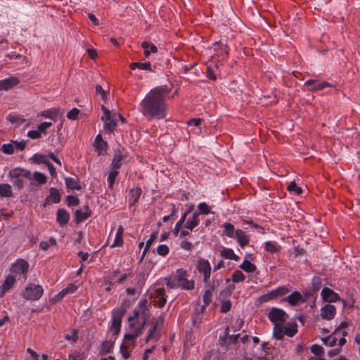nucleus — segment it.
Listing matches in <instances>:
<instances>
[{"mask_svg": "<svg viewBox=\"0 0 360 360\" xmlns=\"http://www.w3.org/2000/svg\"><path fill=\"white\" fill-rule=\"evenodd\" d=\"M0 196L10 198L13 196L11 186L8 184H0Z\"/></svg>", "mask_w": 360, "mask_h": 360, "instance_id": "4c0bfd02", "label": "nucleus"}, {"mask_svg": "<svg viewBox=\"0 0 360 360\" xmlns=\"http://www.w3.org/2000/svg\"><path fill=\"white\" fill-rule=\"evenodd\" d=\"M8 176L13 186L21 190L25 186V179H32V172L21 167H16L9 172Z\"/></svg>", "mask_w": 360, "mask_h": 360, "instance_id": "f03ea898", "label": "nucleus"}, {"mask_svg": "<svg viewBox=\"0 0 360 360\" xmlns=\"http://www.w3.org/2000/svg\"><path fill=\"white\" fill-rule=\"evenodd\" d=\"M222 227L224 229L223 234L228 236L229 238H233L236 235V229L233 224L228 222L223 224Z\"/></svg>", "mask_w": 360, "mask_h": 360, "instance_id": "72a5a7b5", "label": "nucleus"}, {"mask_svg": "<svg viewBox=\"0 0 360 360\" xmlns=\"http://www.w3.org/2000/svg\"><path fill=\"white\" fill-rule=\"evenodd\" d=\"M126 313V308L124 306H121L118 308H115L112 311L111 325L110 330L115 338L119 335L122 326V318Z\"/></svg>", "mask_w": 360, "mask_h": 360, "instance_id": "7ed1b4c3", "label": "nucleus"}, {"mask_svg": "<svg viewBox=\"0 0 360 360\" xmlns=\"http://www.w3.org/2000/svg\"><path fill=\"white\" fill-rule=\"evenodd\" d=\"M79 113V110L75 108L70 110L67 114V117L70 120H75L77 119V116Z\"/></svg>", "mask_w": 360, "mask_h": 360, "instance_id": "0e129e2a", "label": "nucleus"}, {"mask_svg": "<svg viewBox=\"0 0 360 360\" xmlns=\"http://www.w3.org/2000/svg\"><path fill=\"white\" fill-rule=\"evenodd\" d=\"M188 274L187 271L183 269H177L174 276V281L176 282V285L183 290H193L195 286V281L193 280H188Z\"/></svg>", "mask_w": 360, "mask_h": 360, "instance_id": "39448f33", "label": "nucleus"}, {"mask_svg": "<svg viewBox=\"0 0 360 360\" xmlns=\"http://www.w3.org/2000/svg\"><path fill=\"white\" fill-rule=\"evenodd\" d=\"M1 150L7 155H11L14 153V145L12 141L10 143H4L1 147Z\"/></svg>", "mask_w": 360, "mask_h": 360, "instance_id": "603ef678", "label": "nucleus"}, {"mask_svg": "<svg viewBox=\"0 0 360 360\" xmlns=\"http://www.w3.org/2000/svg\"><path fill=\"white\" fill-rule=\"evenodd\" d=\"M240 268L247 273H253L257 270V266L247 259L243 261L240 265Z\"/></svg>", "mask_w": 360, "mask_h": 360, "instance_id": "a19ab883", "label": "nucleus"}, {"mask_svg": "<svg viewBox=\"0 0 360 360\" xmlns=\"http://www.w3.org/2000/svg\"><path fill=\"white\" fill-rule=\"evenodd\" d=\"M129 347V345H126L125 343H122L120 346V350L124 359H128L130 357V352L128 349Z\"/></svg>", "mask_w": 360, "mask_h": 360, "instance_id": "4d7b16f0", "label": "nucleus"}, {"mask_svg": "<svg viewBox=\"0 0 360 360\" xmlns=\"http://www.w3.org/2000/svg\"><path fill=\"white\" fill-rule=\"evenodd\" d=\"M208 289L205 291V293L202 297L204 304L201 307L202 313L205 309V308L211 303L212 292L214 290V283H205Z\"/></svg>", "mask_w": 360, "mask_h": 360, "instance_id": "f3484780", "label": "nucleus"}, {"mask_svg": "<svg viewBox=\"0 0 360 360\" xmlns=\"http://www.w3.org/2000/svg\"><path fill=\"white\" fill-rule=\"evenodd\" d=\"M32 179L37 181L39 184H44L47 181L46 176L39 172H34L33 174L32 173L31 180Z\"/></svg>", "mask_w": 360, "mask_h": 360, "instance_id": "c03bdc74", "label": "nucleus"}, {"mask_svg": "<svg viewBox=\"0 0 360 360\" xmlns=\"http://www.w3.org/2000/svg\"><path fill=\"white\" fill-rule=\"evenodd\" d=\"M169 252V247L167 245L162 244L160 245L157 248V253L162 257L166 256Z\"/></svg>", "mask_w": 360, "mask_h": 360, "instance_id": "bf43d9fd", "label": "nucleus"}, {"mask_svg": "<svg viewBox=\"0 0 360 360\" xmlns=\"http://www.w3.org/2000/svg\"><path fill=\"white\" fill-rule=\"evenodd\" d=\"M285 335L288 337H293L297 333V325L295 322H288L284 324Z\"/></svg>", "mask_w": 360, "mask_h": 360, "instance_id": "c756f323", "label": "nucleus"}, {"mask_svg": "<svg viewBox=\"0 0 360 360\" xmlns=\"http://www.w3.org/2000/svg\"><path fill=\"white\" fill-rule=\"evenodd\" d=\"M127 321L129 322V330L140 336L143 333L147 322L134 318L132 316H129Z\"/></svg>", "mask_w": 360, "mask_h": 360, "instance_id": "f8f14e48", "label": "nucleus"}, {"mask_svg": "<svg viewBox=\"0 0 360 360\" xmlns=\"http://www.w3.org/2000/svg\"><path fill=\"white\" fill-rule=\"evenodd\" d=\"M119 174H120V171H114V170L109 169L108 175V178H107V182H108L109 188L112 189L115 181V179L118 176Z\"/></svg>", "mask_w": 360, "mask_h": 360, "instance_id": "79ce46f5", "label": "nucleus"}, {"mask_svg": "<svg viewBox=\"0 0 360 360\" xmlns=\"http://www.w3.org/2000/svg\"><path fill=\"white\" fill-rule=\"evenodd\" d=\"M169 91L167 86L151 89L141 101L139 111L148 120L165 118L167 111L165 98Z\"/></svg>", "mask_w": 360, "mask_h": 360, "instance_id": "f257e3e1", "label": "nucleus"}, {"mask_svg": "<svg viewBox=\"0 0 360 360\" xmlns=\"http://www.w3.org/2000/svg\"><path fill=\"white\" fill-rule=\"evenodd\" d=\"M114 342L111 341H103L101 344V352L102 354L110 353L113 349Z\"/></svg>", "mask_w": 360, "mask_h": 360, "instance_id": "37998d69", "label": "nucleus"}, {"mask_svg": "<svg viewBox=\"0 0 360 360\" xmlns=\"http://www.w3.org/2000/svg\"><path fill=\"white\" fill-rule=\"evenodd\" d=\"M245 279V276L243 273L240 270L235 271L231 278L226 279V282L229 283L230 281H232L233 283H238L240 281H243Z\"/></svg>", "mask_w": 360, "mask_h": 360, "instance_id": "ea45409f", "label": "nucleus"}, {"mask_svg": "<svg viewBox=\"0 0 360 360\" xmlns=\"http://www.w3.org/2000/svg\"><path fill=\"white\" fill-rule=\"evenodd\" d=\"M273 291L274 292L276 298H278L279 297H282L287 295L288 293L290 292V290L288 286L283 285L278 287L277 288L273 290Z\"/></svg>", "mask_w": 360, "mask_h": 360, "instance_id": "49530a36", "label": "nucleus"}, {"mask_svg": "<svg viewBox=\"0 0 360 360\" xmlns=\"http://www.w3.org/2000/svg\"><path fill=\"white\" fill-rule=\"evenodd\" d=\"M7 120L10 122H11L13 124H16L17 125H20L25 122V120L23 118H20L16 115H8L7 117Z\"/></svg>", "mask_w": 360, "mask_h": 360, "instance_id": "13d9d810", "label": "nucleus"}, {"mask_svg": "<svg viewBox=\"0 0 360 360\" xmlns=\"http://www.w3.org/2000/svg\"><path fill=\"white\" fill-rule=\"evenodd\" d=\"M29 269V264L27 262L24 260L23 259H18L16 262L12 265L11 268V274L15 276L22 275L23 278L26 279L27 274Z\"/></svg>", "mask_w": 360, "mask_h": 360, "instance_id": "9d476101", "label": "nucleus"}, {"mask_svg": "<svg viewBox=\"0 0 360 360\" xmlns=\"http://www.w3.org/2000/svg\"><path fill=\"white\" fill-rule=\"evenodd\" d=\"M78 287L73 283H70L68 286L63 289V294H70L75 292Z\"/></svg>", "mask_w": 360, "mask_h": 360, "instance_id": "69168bd1", "label": "nucleus"}, {"mask_svg": "<svg viewBox=\"0 0 360 360\" xmlns=\"http://www.w3.org/2000/svg\"><path fill=\"white\" fill-rule=\"evenodd\" d=\"M56 220L61 226H65L70 220V214L65 209H59L56 213Z\"/></svg>", "mask_w": 360, "mask_h": 360, "instance_id": "a878e982", "label": "nucleus"}, {"mask_svg": "<svg viewBox=\"0 0 360 360\" xmlns=\"http://www.w3.org/2000/svg\"><path fill=\"white\" fill-rule=\"evenodd\" d=\"M19 82V79L15 77L1 79L0 80V90L7 91L18 84Z\"/></svg>", "mask_w": 360, "mask_h": 360, "instance_id": "5701e85b", "label": "nucleus"}, {"mask_svg": "<svg viewBox=\"0 0 360 360\" xmlns=\"http://www.w3.org/2000/svg\"><path fill=\"white\" fill-rule=\"evenodd\" d=\"M230 326H226L224 331V333L223 335H221L219 336V340L222 342V343H224V344H226V342H228V340L229 338V336H230Z\"/></svg>", "mask_w": 360, "mask_h": 360, "instance_id": "052dcab7", "label": "nucleus"}, {"mask_svg": "<svg viewBox=\"0 0 360 360\" xmlns=\"http://www.w3.org/2000/svg\"><path fill=\"white\" fill-rule=\"evenodd\" d=\"M65 183L67 188L70 190H77L80 191L82 189V186L80 184V181L77 177H65Z\"/></svg>", "mask_w": 360, "mask_h": 360, "instance_id": "bb28decb", "label": "nucleus"}, {"mask_svg": "<svg viewBox=\"0 0 360 360\" xmlns=\"http://www.w3.org/2000/svg\"><path fill=\"white\" fill-rule=\"evenodd\" d=\"M268 318L274 325L283 324L288 318V315L283 309L272 307L268 313Z\"/></svg>", "mask_w": 360, "mask_h": 360, "instance_id": "1a4fd4ad", "label": "nucleus"}, {"mask_svg": "<svg viewBox=\"0 0 360 360\" xmlns=\"http://www.w3.org/2000/svg\"><path fill=\"white\" fill-rule=\"evenodd\" d=\"M43 288L39 285L29 284L22 293L23 298L27 300H38L43 295Z\"/></svg>", "mask_w": 360, "mask_h": 360, "instance_id": "0eeeda50", "label": "nucleus"}, {"mask_svg": "<svg viewBox=\"0 0 360 360\" xmlns=\"http://www.w3.org/2000/svg\"><path fill=\"white\" fill-rule=\"evenodd\" d=\"M139 337V336L137 334H135L130 331L129 333H126L124 335L123 343H125L126 345L134 347V344H135V341Z\"/></svg>", "mask_w": 360, "mask_h": 360, "instance_id": "58836bf2", "label": "nucleus"}, {"mask_svg": "<svg viewBox=\"0 0 360 360\" xmlns=\"http://www.w3.org/2000/svg\"><path fill=\"white\" fill-rule=\"evenodd\" d=\"M129 68L131 70L139 68L140 70H148L150 72H154V69L151 67V63L148 61L145 63L133 62L130 63Z\"/></svg>", "mask_w": 360, "mask_h": 360, "instance_id": "7c9ffc66", "label": "nucleus"}, {"mask_svg": "<svg viewBox=\"0 0 360 360\" xmlns=\"http://www.w3.org/2000/svg\"><path fill=\"white\" fill-rule=\"evenodd\" d=\"M141 46L143 49V53L146 58H148L150 53L158 52V47L150 41H143Z\"/></svg>", "mask_w": 360, "mask_h": 360, "instance_id": "c85d7f7f", "label": "nucleus"}, {"mask_svg": "<svg viewBox=\"0 0 360 360\" xmlns=\"http://www.w3.org/2000/svg\"><path fill=\"white\" fill-rule=\"evenodd\" d=\"M283 301L288 302L291 306H297L300 303L305 302L306 299L303 298L300 292L294 291L290 295L284 297Z\"/></svg>", "mask_w": 360, "mask_h": 360, "instance_id": "2eb2a0df", "label": "nucleus"}, {"mask_svg": "<svg viewBox=\"0 0 360 360\" xmlns=\"http://www.w3.org/2000/svg\"><path fill=\"white\" fill-rule=\"evenodd\" d=\"M124 158V155L122 154L120 150H118L114 155L112 162L109 167V169L120 171V169L123 164Z\"/></svg>", "mask_w": 360, "mask_h": 360, "instance_id": "4be33fe9", "label": "nucleus"}, {"mask_svg": "<svg viewBox=\"0 0 360 360\" xmlns=\"http://www.w3.org/2000/svg\"><path fill=\"white\" fill-rule=\"evenodd\" d=\"M321 295L325 302H335L340 300L339 295L335 292L327 287L322 289Z\"/></svg>", "mask_w": 360, "mask_h": 360, "instance_id": "a211bd4d", "label": "nucleus"}, {"mask_svg": "<svg viewBox=\"0 0 360 360\" xmlns=\"http://www.w3.org/2000/svg\"><path fill=\"white\" fill-rule=\"evenodd\" d=\"M103 115L101 120L104 122V129L106 133H112L116 127L117 123L112 118L110 111L104 105L101 106Z\"/></svg>", "mask_w": 360, "mask_h": 360, "instance_id": "9b49d317", "label": "nucleus"}, {"mask_svg": "<svg viewBox=\"0 0 360 360\" xmlns=\"http://www.w3.org/2000/svg\"><path fill=\"white\" fill-rule=\"evenodd\" d=\"M59 115V110L57 109L45 110L41 113V115L46 118L56 120Z\"/></svg>", "mask_w": 360, "mask_h": 360, "instance_id": "8fccbe9b", "label": "nucleus"}, {"mask_svg": "<svg viewBox=\"0 0 360 360\" xmlns=\"http://www.w3.org/2000/svg\"><path fill=\"white\" fill-rule=\"evenodd\" d=\"M274 299L276 298L273 290L269 291L259 297V300L261 302H267Z\"/></svg>", "mask_w": 360, "mask_h": 360, "instance_id": "5fc2aeb1", "label": "nucleus"}, {"mask_svg": "<svg viewBox=\"0 0 360 360\" xmlns=\"http://www.w3.org/2000/svg\"><path fill=\"white\" fill-rule=\"evenodd\" d=\"M243 321L240 319H237L234 324L231 325V329L236 332L240 330L243 326Z\"/></svg>", "mask_w": 360, "mask_h": 360, "instance_id": "774afa93", "label": "nucleus"}, {"mask_svg": "<svg viewBox=\"0 0 360 360\" xmlns=\"http://www.w3.org/2000/svg\"><path fill=\"white\" fill-rule=\"evenodd\" d=\"M49 195L47 196L46 201H50L53 203H58L60 201V194L56 188H51Z\"/></svg>", "mask_w": 360, "mask_h": 360, "instance_id": "473e14b6", "label": "nucleus"}, {"mask_svg": "<svg viewBox=\"0 0 360 360\" xmlns=\"http://www.w3.org/2000/svg\"><path fill=\"white\" fill-rule=\"evenodd\" d=\"M142 193V190L140 187H136L134 188L130 189L128 194V201L129 206H134L136 203L138 202L141 195Z\"/></svg>", "mask_w": 360, "mask_h": 360, "instance_id": "b1692460", "label": "nucleus"}, {"mask_svg": "<svg viewBox=\"0 0 360 360\" xmlns=\"http://www.w3.org/2000/svg\"><path fill=\"white\" fill-rule=\"evenodd\" d=\"M151 297L154 298L155 304L159 308H162L167 302L166 292L164 288H158L151 292Z\"/></svg>", "mask_w": 360, "mask_h": 360, "instance_id": "ddd939ff", "label": "nucleus"}, {"mask_svg": "<svg viewBox=\"0 0 360 360\" xmlns=\"http://www.w3.org/2000/svg\"><path fill=\"white\" fill-rule=\"evenodd\" d=\"M336 314V308L335 306L327 304L321 309V316L322 319L330 321L332 320Z\"/></svg>", "mask_w": 360, "mask_h": 360, "instance_id": "dca6fc26", "label": "nucleus"}, {"mask_svg": "<svg viewBox=\"0 0 360 360\" xmlns=\"http://www.w3.org/2000/svg\"><path fill=\"white\" fill-rule=\"evenodd\" d=\"M65 339L68 341H71L75 343L78 340V330L73 329L70 333L65 335Z\"/></svg>", "mask_w": 360, "mask_h": 360, "instance_id": "864d4df0", "label": "nucleus"}, {"mask_svg": "<svg viewBox=\"0 0 360 360\" xmlns=\"http://www.w3.org/2000/svg\"><path fill=\"white\" fill-rule=\"evenodd\" d=\"M198 213L200 214H208L212 213L210 207L205 202H201L198 205Z\"/></svg>", "mask_w": 360, "mask_h": 360, "instance_id": "09e8293b", "label": "nucleus"}, {"mask_svg": "<svg viewBox=\"0 0 360 360\" xmlns=\"http://www.w3.org/2000/svg\"><path fill=\"white\" fill-rule=\"evenodd\" d=\"M158 236V231H153L151 233L150 238L146 243V246H145V249L143 252L142 257H144L146 252L148 250V249L150 248V245L153 243V242L157 240Z\"/></svg>", "mask_w": 360, "mask_h": 360, "instance_id": "de8ad7c7", "label": "nucleus"}, {"mask_svg": "<svg viewBox=\"0 0 360 360\" xmlns=\"http://www.w3.org/2000/svg\"><path fill=\"white\" fill-rule=\"evenodd\" d=\"M234 238L237 240L242 248L246 246L250 241L249 236L241 229H236Z\"/></svg>", "mask_w": 360, "mask_h": 360, "instance_id": "393cba45", "label": "nucleus"}, {"mask_svg": "<svg viewBox=\"0 0 360 360\" xmlns=\"http://www.w3.org/2000/svg\"><path fill=\"white\" fill-rule=\"evenodd\" d=\"M287 190L289 192H293L294 193H295L297 195H300L302 192V189L300 186H298L295 181H291L288 184V186L287 187Z\"/></svg>", "mask_w": 360, "mask_h": 360, "instance_id": "3c124183", "label": "nucleus"}, {"mask_svg": "<svg viewBox=\"0 0 360 360\" xmlns=\"http://www.w3.org/2000/svg\"><path fill=\"white\" fill-rule=\"evenodd\" d=\"M202 121L203 120L201 118H192L188 121L187 124L188 127L195 126L199 127V129H200V125L201 124Z\"/></svg>", "mask_w": 360, "mask_h": 360, "instance_id": "338daca9", "label": "nucleus"}, {"mask_svg": "<svg viewBox=\"0 0 360 360\" xmlns=\"http://www.w3.org/2000/svg\"><path fill=\"white\" fill-rule=\"evenodd\" d=\"M273 335L278 340H281L285 335L284 323L275 324L273 328Z\"/></svg>", "mask_w": 360, "mask_h": 360, "instance_id": "f704fd0d", "label": "nucleus"}, {"mask_svg": "<svg viewBox=\"0 0 360 360\" xmlns=\"http://www.w3.org/2000/svg\"><path fill=\"white\" fill-rule=\"evenodd\" d=\"M31 160L37 165L44 164L46 165L49 162L46 155L39 153L34 154Z\"/></svg>", "mask_w": 360, "mask_h": 360, "instance_id": "a18cd8bd", "label": "nucleus"}, {"mask_svg": "<svg viewBox=\"0 0 360 360\" xmlns=\"http://www.w3.org/2000/svg\"><path fill=\"white\" fill-rule=\"evenodd\" d=\"M193 210V205L187 210H186L182 216L181 217L180 219L177 221V223L175 225V227L174 229V233L177 236L179 230L183 225V224L185 222L187 215L192 211Z\"/></svg>", "mask_w": 360, "mask_h": 360, "instance_id": "e433bc0d", "label": "nucleus"}, {"mask_svg": "<svg viewBox=\"0 0 360 360\" xmlns=\"http://www.w3.org/2000/svg\"><path fill=\"white\" fill-rule=\"evenodd\" d=\"M66 202L68 206H77L79 204V200L75 195H68L66 198Z\"/></svg>", "mask_w": 360, "mask_h": 360, "instance_id": "6e6d98bb", "label": "nucleus"}, {"mask_svg": "<svg viewBox=\"0 0 360 360\" xmlns=\"http://www.w3.org/2000/svg\"><path fill=\"white\" fill-rule=\"evenodd\" d=\"M94 145L96 151L99 155H104L108 150V143L106 141L103 140L101 134H98L96 136Z\"/></svg>", "mask_w": 360, "mask_h": 360, "instance_id": "aec40b11", "label": "nucleus"}, {"mask_svg": "<svg viewBox=\"0 0 360 360\" xmlns=\"http://www.w3.org/2000/svg\"><path fill=\"white\" fill-rule=\"evenodd\" d=\"M193 326L198 328L202 322L201 314L197 313L192 316Z\"/></svg>", "mask_w": 360, "mask_h": 360, "instance_id": "680f3d73", "label": "nucleus"}, {"mask_svg": "<svg viewBox=\"0 0 360 360\" xmlns=\"http://www.w3.org/2000/svg\"><path fill=\"white\" fill-rule=\"evenodd\" d=\"M75 214L76 223L79 224L87 219L91 216V211L88 205H85L82 209L77 210Z\"/></svg>", "mask_w": 360, "mask_h": 360, "instance_id": "412c9836", "label": "nucleus"}, {"mask_svg": "<svg viewBox=\"0 0 360 360\" xmlns=\"http://www.w3.org/2000/svg\"><path fill=\"white\" fill-rule=\"evenodd\" d=\"M16 281L15 276L13 274H8L4 283L1 285L0 289H1V294L0 297L4 296L8 290H10L13 285H15Z\"/></svg>", "mask_w": 360, "mask_h": 360, "instance_id": "6ab92c4d", "label": "nucleus"}, {"mask_svg": "<svg viewBox=\"0 0 360 360\" xmlns=\"http://www.w3.org/2000/svg\"><path fill=\"white\" fill-rule=\"evenodd\" d=\"M304 86L309 87V91H319L324 89L326 87H333V85L327 82H318V80L316 79H309L304 83Z\"/></svg>", "mask_w": 360, "mask_h": 360, "instance_id": "4468645a", "label": "nucleus"}, {"mask_svg": "<svg viewBox=\"0 0 360 360\" xmlns=\"http://www.w3.org/2000/svg\"><path fill=\"white\" fill-rule=\"evenodd\" d=\"M13 144L14 145V150H23L26 146L27 141H12Z\"/></svg>", "mask_w": 360, "mask_h": 360, "instance_id": "e2e57ef3", "label": "nucleus"}, {"mask_svg": "<svg viewBox=\"0 0 360 360\" xmlns=\"http://www.w3.org/2000/svg\"><path fill=\"white\" fill-rule=\"evenodd\" d=\"M150 316L148 300L146 299L141 300L138 303L137 307L134 310L132 316L147 322Z\"/></svg>", "mask_w": 360, "mask_h": 360, "instance_id": "423d86ee", "label": "nucleus"}, {"mask_svg": "<svg viewBox=\"0 0 360 360\" xmlns=\"http://www.w3.org/2000/svg\"><path fill=\"white\" fill-rule=\"evenodd\" d=\"M162 324L163 319L160 316L151 321L150 327L147 331V335L145 338L146 343L151 340L158 342L160 340L161 336L160 330Z\"/></svg>", "mask_w": 360, "mask_h": 360, "instance_id": "20e7f679", "label": "nucleus"}, {"mask_svg": "<svg viewBox=\"0 0 360 360\" xmlns=\"http://www.w3.org/2000/svg\"><path fill=\"white\" fill-rule=\"evenodd\" d=\"M264 249L270 253H276L280 252L281 247L275 241H266L264 243Z\"/></svg>", "mask_w": 360, "mask_h": 360, "instance_id": "c9c22d12", "label": "nucleus"}, {"mask_svg": "<svg viewBox=\"0 0 360 360\" xmlns=\"http://www.w3.org/2000/svg\"><path fill=\"white\" fill-rule=\"evenodd\" d=\"M195 268L199 274L203 276V282L210 283L212 273V266L210 262L204 258H200L196 263Z\"/></svg>", "mask_w": 360, "mask_h": 360, "instance_id": "6e6552de", "label": "nucleus"}, {"mask_svg": "<svg viewBox=\"0 0 360 360\" xmlns=\"http://www.w3.org/2000/svg\"><path fill=\"white\" fill-rule=\"evenodd\" d=\"M220 255L224 259H233L234 261L239 259V257L234 253L231 248H224L220 252Z\"/></svg>", "mask_w": 360, "mask_h": 360, "instance_id": "2f4dec72", "label": "nucleus"}, {"mask_svg": "<svg viewBox=\"0 0 360 360\" xmlns=\"http://www.w3.org/2000/svg\"><path fill=\"white\" fill-rule=\"evenodd\" d=\"M200 213L197 211L194 212L192 214V217L187 219L185 224V228L192 231L194 228L198 226L200 219H199Z\"/></svg>", "mask_w": 360, "mask_h": 360, "instance_id": "cd10ccee", "label": "nucleus"}]
</instances>
